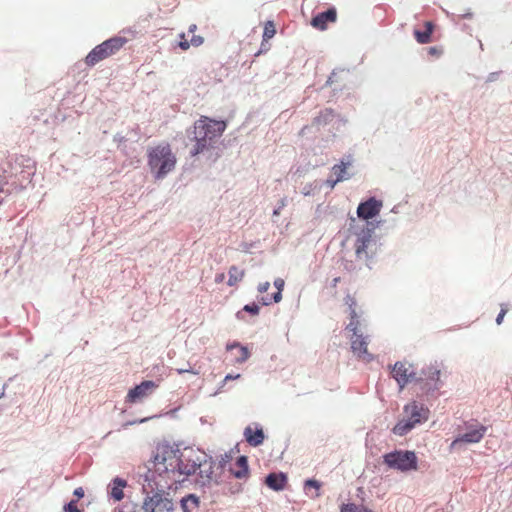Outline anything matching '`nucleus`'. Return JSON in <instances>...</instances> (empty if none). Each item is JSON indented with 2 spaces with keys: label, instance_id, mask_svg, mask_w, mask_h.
Masks as SVG:
<instances>
[{
  "label": "nucleus",
  "instance_id": "obj_32",
  "mask_svg": "<svg viewBox=\"0 0 512 512\" xmlns=\"http://www.w3.org/2000/svg\"><path fill=\"white\" fill-rule=\"evenodd\" d=\"M242 311L248 312L251 315L256 316L259 314L260 307L255 303L247 304L243 307Z\"/></svg>",
  "mask_w": 512,
  "mask_h": 512
},
{
  "label": "nucleus",
  "instance_id": "obj_8",
  "mask_svg": "<svg viewBox=\"0 0 512 512\" xmlns=\"http://www.w3.org/2000/svg\"><path fill=\"white\" fill-rule=\"evenodd\" d=\"M352 333L350 337L352 352L363 360H371L372 356L368 353V336H364L360 329L356 331H350Z\"/></svg>",
  "mask_w": 512,
  "mask_h": 512
},
{
  "label": "nucleus",
  "instance_id": "obj_18",
  "mask_svg": "<svg viewBox=\"0 0 512 512\" xmlns=\"http://www.w3.org/2000/svg\"><path fill=\"white\" fill-rule=\"evenodd\" d=\"M265 484L274 491H281L287 484V476L284 473H270L265 479Z\"/></svg>",
  "mask_w": 512,
  "mask_h": 512
},
{
  "label": "nucleus",
  "instance_id": "obj_11",
  "mask_svg": "<svg viewBox=\"0 0 512 512\" xmlns=\"http://www.w3.org/2000/svg\"><path fill=\"white\" fill-rule=\"evenodd\" d=\"M392 374L401 388H403L408 382L415 379V373L412 365L402 362H397L394 365Z\"/></svg>",
  "mask_w": 512,
  "mask_h": 512
},
{
  "label": "nucleus",
  "instance_id": "obj_42",
  "mask_svg": "<svg viewBox=\"0 0 512 512\" xmlns=\"http://www.w3.org/2000/svg\"><path fill=\"white\" fill-rule=\"evenodd\" d=\"M429 53H430L431 55H437V54H438V50H437V48H435V47H430V48H429Z\"/></svg>",
  "mask_w": 512,
  "mask_h": 512
},
{
  "label": "nucleus",
  "instance_id": "obj_30",
  "mask_svg": "<svg viewBox=\"0 0 512 512\" xmlns=\"http://www.w3.org/2000/svg\"><path fill=\"white\" fill-rule=\"evenodd\" d=\"M276 34V28L273 21H267L264 24V31H263V42H267L271 38L274 37Z\"/></svg>",
  "mask_w": 512,
  "mask_h": 512
},
{
  "label": "nucleus",
  "instance_id": "obj_27",
  "mask_svg": "<svg viewBox=\"0 0 512 512\" xmlns=\"http://www.w3.org/2000/svg\"><path fill=\"white\" fill-rule=\"evenodd\" d=\"M229 279L227 284L229 286H235L238 282H240L245 275V271L242 269H239L237 266H231L228 271Z\"/></svg>",
  "mask_w": 512,
  "mask_h": 512
},
{
  "label": "nucleus",
  "instance_id": "obj_29",
  "mask_svg": "<svg viewBox=\"0 0 512 512\" xmlns=\"http://www.w3.org/2000/svg\"><path fill=\"white\" fill-rule=\"evenodd\" d=\"M349 318L350 321L348 325L346 326V330L348 331H356L357 329H360L361 322L359 320V314L357 310H349Z\"/></svg>",
  "mask_w": 512,
  "mask_h": 512
},
{
  "label": "nucleus",
  "instance_id": "obj_7",
  "mask_svg": "<svg viewBox=\"0 0 512 512\" xmlns=\"http://www.w3.org/2000/svg\"><path fill=\"white\" fill-rule=\"evenodd\" d=\"M441 369L437 365H430L424 368L417 381L421 384V389L429 393L438 390L442 386Z\"/></svg>",
  "mask_w": 512,
  "mask_h": 512
},
{
  "label": "nucleus",
  "instance_id": "obj_15",
  "mask_svg": "<svg viewBox=\"0 0 512 512\" xmlns=\"http://www.w3.org/2000/svg\"><path fill=\"white\" fill-rule=\"evenodd\" d=\"M381 207L382 203L372 197L358 206L357 214L360 218L368 220L376 216L380 212Z\"/></svg>",
  "mask_w": 512,
  "mask_h": 512
},
{
  "label": "nucleus",
  "instance_id": "obj_9",
  "mask_svg": "<svg viewBox=\"0 0 512 512\" xmlns=\"http://www.w3.org/2000/svg\"><path fill=\"white\" fill-rule=\"evenodd\" d=\"M353 158L351 156H347L346 159L342 160L340 164H336L332 167L331 176L327 179V184L329 188H334L337 182L343 181L349 177L347 169L352 166Z\"/></svg>",
  "mask_w": 512,
  "mask_h": 512
},
{
  "label": "nucleus",
  "instance_id": "obj_25",
  "mask_svg": "<svg viewBox=\"0 0 512 512\" xmlns=\"http://www.w3.org/2000/svg\"><path fill=\"white\" fill-rule=\"evenodd\" d=\"M127 485V482L121 478H115L112 482L110 495L116 501H120L124 498L123 488Z\"/></svg>",
  "mask_w": 512,
  "mask_h": 512
},
{
  "label": "nucleus",
  "instance_id": "obj_19",
  "mask_svg": "<svg viewBox=\"0 0 512 512\" xmlns=\"http://www.w3.org/2000/svg\"><path fill=\"white\" fill-rule=\"evenodd\" d=\"M285 282L282 278H277L274 281V286L277 289V292L266 296L261 297V303L265 306L270 305L271 303H279L282 299V291L284 289Z\"/></svg>",
  "mask_w": 512,
  "mask_h": 512
},
{
  "label": "nucleus",
  "instance_id": "obj_13",
  "mask_svg": "<svg viewBox=\"0 0 512 512\" xmlns=\"http://www.w3.org/2000/svg\"><path fill=\"white\" fill-rule=\"evenodd\" d=\"M373 242L370 230L362 231L358 234L355 242V253L359 259L369 258V247Z\"/></svg>",
  "mask_w": 512,
  "mask_h": 512
},
{
  "label": "nucleus",
  "instance_id": "obj_31",
  "mask_svg": "<svg viewBox=\"0 0 512 512\" xmlns=\"http://www.w3.org/2000/svg\"><path fill=\"white\" fill-rule=\"evenodd\" d=\"M341 512H374L367 507L356 505L354 503L344 504L341 507Z\"/></svg>",
  "mask_w": 512,
  "mask_h": 512
},
{
  "label": "nucleus",
  "instance_id": "obj_37",
  "mask_svg": "<svg viewBox=\"0 0 512 512\" xmlns=\"http://www.w3.org/2000/svg\"><path fill=\"white\" fill-rule=\"evenodd\" d=\"M191 45L197 47L203 43V38L201 36H193L190 40Z\"/></svg>",
  "mask_w": 512,
  "mask_h": 512
},
{
  "label": "nucleus",
  "instance_id": "obj_23",
  "mask_svg": "<svg viewBox=\"0 0 512 512\" xmlns=\"http://www.w3.org/2000/svg\"><path fill=\"white\" fill-rule=\"evenodd\" d=\"M434 30V25L431 21L425 22V31L421 32L419 30L414 31L415 39L420 44H427L431 42V35Z\"/></svg>",
  "mask_w": 512,
  "mask_h": 512
},
{
  "label": "nucleus",
  "instance_id": "obj_28",
  "mask_svg": "<svg viewBox=\"0 0 512 512\" xmlns=\"http://www.w3.org/2000/svg\"><path fill=\"white\" fill-rule=\"evenodd\" d=\"M157 497H155V494L153 496H147L144 499V502L142 505L137 504V512H156L157 507Z\"/></svg>",
  "mask_w": 512,
  "mask_h": 512
},
{
  "label": "nucleus",
  "instance_id": "obj_46",
  "mask_svg": "<svg viewBox=\"0 0 512 512\" xmlns=\"http://www.w3.org/2000/svg\"><path fill=\"white\" fill-rule=\"evenodd\" d=\"M306 129H308V126H304V127L301 129L300 134H302V135H303Z\"/></svg>",
  "mask_w": 512,
  "mask_h": 512
},
{
  "label": "nucleus",
  "instance_id": "obj_20",
  "mask_svg": "<svg viewBox=\"0 0 512 512\" xmlns=\"http://www.w3.org/2000/svg\"><path fill=\"white\" fill-rule=\"evenodd\" d=\"M231 473L238 479H243L248 476L249 468L246 456H240L231 468Z\"/></svg>",
  "mask_w": 512,
  "mask_h": 512
},
{
  "label": "nucleus",
  "instance_id": "obj_44",
  "mask_svg": "<svg viewBox=\"0 0 512 512\" xmlns=\"http://www.w3.org/2000/svg\"><path fill=\"white\" fill-rule=\"evenodd\" d=\"M196 25L195 24H192L190 27H189V32H194L196 30Z\"/></svg>",
  "mask_w": 512,
  "mask_h": 512
},
{
  "label": "nucleus",
  "instance_id": "obj_38",
  "mask_svg": "<svg viewBox=\"0 0 512 512\" xmlns=\"http://www.w3.org/2000/svg\"><path fill=\"white\" fill-rule=\"evenodd\" d=\"M506 313H507V309L502 308V309H501V311H500V313L498 314V316H497V318H496V323H497L498 325H500V324L502 323V321H503L504 316L506 315Z\"/></svg>",
  "mask_w": 512,
  "mask_h": 512
},
{
  "label": "nucleus",
  "instance_id": "obj_26",
  "mask_svg": "<svg viewBox=\"0 0 512 512\" xmlns=\"http://www.w3.org/2000/svg\"><path fill=\"white\" fill-rule=\"evenodd\" d=\"M199 507V498L189 494L181 500V509L183 512H193Z\"/></svg>",
  "mask_w": 512,
  "mask_h": 512
},
{
  "label": "nucleus",
  "instance_id": "obj_5",
  "mask_svg": "<svg viewBox=\"0 0 512 512\" xmlns=\"http://www.w3.org/2000/svg\"><path fill=\"white\" fill-rule=\"evenodd\" d=\"M128 39L121 36L111 37L101 44L94 47L86 56L85 63L93 67L102 60L116 54L126 43Z\"/></svg>",
  "mask_w": 512,
  "mask_h": 512
},
{
  "label": "nucleus",
  "instance_id": "obj_45",
  "mask_svg": "<svg viewBox=\"0 0 512 512\" xmlns=\"http://www.w3.org/2000/svg\"><path fill=\"white\" fill-rule=\"evenodd\" d=\"M236 316L238 319H244L242 311L237 312Z\"/></svg>",
  "mask_w": 512,
  "mask_h": 512
},
{
  "label": "nucleus",
  "instance_id": "obj_14",
  "mask_svg": "<svg viewBox=\"0 0 512 512\" xmlns=\"http://www.w3.org/2000/svg\"><path fill=\"white\" fill-rule=\"evenodd\" d=\"M337 20V10L332 7L327 11L318 13L311 20V25L315 29L325 30L329 23H335Z\"/></svg>",
  "mask_w": 512,
  "mask_h": 512
},
{
  "label": "nucleus",
  "instance_id": "obj_36",
  "mask_svg": "<svg viewBox=\"0 0 512 512\" xmlns=\"http://www.w3.org/2000/svg\"><path fill=\"white\" fill-rule=\"evenodd\" d=\"M269 287H270V283H269V282H264V283H260V284L258 285V288H257V289H258V292H259L260 294H263V293H265V292H267V291H268Z\"/></svg>",
  "mask_w": 512,
  "mask_h": 512
},
{
  "label": "nucleus",
  "instance_id": "obj_40",
  "mask_svg": "<svg viewBox=\"0 0 512 512\" xmlns=\"http://www.w3.org/2000/svg\"><path fill=\"white\" fill-rule=\"evenodd\" d=\"M225 279V274L224 273H219L215 276V282L216 283H221L223 280Z\"/></svg>",
  "mask_w": 512,
  "mask_h": 512
},
{
  "label": "nucleus",
  "instance_id": "obj_41",
  "mask_svg": "<svg viewBox=\"0 0 512 512\" xmlns=\"http://www.w3.org/2000/svg\"><path fill=\"white\" fill-rule=\"evenodd\" d=\"M179 374H182V373H194V371L192 369H186V368H183V369H178L177 370Z\"/></svg>",
  "mask_w": 512,
  "mask_h": 512
},
{
  "label": "nucleus",
  "instance_id": "obj_43",
  "mask_svg": "<svg viewBox=\"0 0 512 512\" xmlns=\"http://www.w3.org/2000/svg\"><path fill=\"white\" fill-rule=\"evenodd\" d=\"M239 377H240V375H239V374H238V375H236V376H232V375H230V374H229V375H227V376L225 377V381L232 380V379H236V378H239Z\"/></svg>",
  "mask_w": 512,
  "mask_h": 512
},
{
  "label": "nucleus",
  "instance_id": "obj_4",
  "mask_svg": "<svg viewBox=\"0 0 512 512\" xmlns=\"http://www.w3.org/2000/svg\"><path fill=\"white\" fill-rule=\"evenodd\" d=\"M403 412L405 418L393 428V433L399 436L407 434L417 424L427 421L430 413L427 407L415 401L405 405Z\"/></svg>",
  "mask_w": 512,
  "mask_h": 512
},
{
  "label": "nucleus",
  "instance_id": "obj_6",
  "mask_svg": "<svg viewBox=\"0 0 512 512\" xmlns=\"http://www.w3.org/2000/svg\"><path fill=\"white\" fill-rule=\"evenodd\" d=\"M384 463L392 469L402 472L417 469V457L413 451H394L383 456Z\"/></svg>",
  "mask_w": 512,
  "mask_h": 512
},
{
  "label": "nucleus",
  "instance_id": "obj_17",
  "mask_svg": "<svg viewBox=\"0 0 512 512\" xmlns=\"http://www.w3.org/2000/svg\"><path fill=\"white\" fill-rule=\"evenodd\" d=\"M244 437L250 446L257 447L261 445L265 439V435L262 428H253L247 426L244 430Z\"/></svg>",
  "mask_w": 512,
  "mask_h": 512
},
{
  "label": "nucleus",
  "instance_id": "obj_22",
  "mask_svg": "<svg viewBox=\"0 0 512 512\" xmlns=\"http://www.w3.org/2000/svg\"><path fill=\"white\" fill-rule=\"evenodd\" d=\"M155 497H157L156 512H172L174 510V503L167 495L155 493Z\"/></svg>",
  "mask_w": 512,
  "mask_h": 512
},
{
  "label": "nucleus",
  "instance_id": "obj_3",
  "mask_svg": "<svg viewBox=\"0 0 512 512\" xmlns=\"http://www.w3.org/2000/svg\"><path fill=\"white\" fill-rule=\"evenodd\" d=\"M147 161L151 173L160 179L175 168L176 156L168 143H162L149 149Z\"/></svg>",
  "mask_w": 512,
  "mask_h": 512
},
{
  "label": "nucleus",
  "instance_id": "obj_21",
  "mask_svg": "<svg viewBox=\"0 0 512 512\" xmlns=\"http://www.w3.org/2000/svg\"><path fill=\"white\" fill-rule=\"evenodd\" d=\"M321 487L322 483L315 479H308L304 482V492L311 499L321 496Z\"/></svg>",
  "mask_w": 512,
  "mask_h": 512
},
{
  "label": "nucleus",
  "instance_id": "obj_1",
  "mask_svg": "<svg viewBox=\"0 0 512 512\" xmlns=\"http://www.w3.org/2000/svg\"><path fill=\"white\" fill-rule=\"evenodd\" d=\"M199 457L192 451L178 455V450L169 446L157 449L153 461L152 478L161 488L170 487L173 483L181 481V475L190 476L200 467Z\"/></svg>",
  "mask_w": 512,
  "mask_h": 512
},
{
  "label": "nucleus",
  "instance_id": "obj_39",
  "mask_svg": "<svg viewBox=\"0 0 512 512\" xmlns=\"http://www.w3.org/2000/svg\"><path fill=\"white\" fill-rule=\"evenodd\" d=\"M73 494H74V496L77 497V499H80V498L84 497V490L82 487H78L74 490Z\"/></svg>",
  "mask_w": 512,
  "mask_h": 512
},
{
  "label": "nucleus",
  "instance_id": "obj_24",
  "mask_svg": "<svg viewBox=\"0 0 512 512\" xmlns=\"http://www.w3.org/2000/svg\"><path fill=\"white\" fill-rule=\"evenodd\" d=\"M334 116V111L332 109L326 108L313 119L312 125L316 127L327 125L333 120Z\"/></svg>",
  "mask_w": 512,
  "mask_h": 512
},
{
  "label": "nucleus",
  "instance_id": "obj_35",
  "mask_svg": "<svg viewBox=\"0 0 512 512\" xmlns=\"http://www.w3.org/2000/svg\"><path fill=\"white\" fill-rule=\"evenodd\" d=\"M181 38H182V40L179 42V47L182 50L189 49V47L191 45V42H189L187 39H185V35L184 34H181Z\"/></svg>",
  "mask_w": 512,
  "mask_h": 512
},
{
  "label": "nucleus",
  "instance_id": "obj_33",
  "mask_svg": "<svg viewBox=\"0 0 512 512\" xmlns=\"http://www.w3.org/2000/svg\"><path fill=\"white\" fill-rule=\"evenodd\" d=\"M344 301H345V304L348 306L349 310H356V308H357V301H356L355 297H353V296L348 294L344 298Z\"/></svg>",
  "mask_w": 512,
  "mask_h": 512
},
{
  "label": "nucleus",
  "instance_id": "obj_2",
  "mask_svg": "<svg viewBox=\"0 0 512 512\" xmlns=\"http://www.w3.org/2000/svg\"><path fill=\"white\" fill-rule=\"evenodd\" d=\"M226 129V122L210 119L207 116H201L193 126L190 138L194 142L190 149L191 156H196L209 150L214 146L217 140L222 136Z\"/></svg>",
  "mask_w": 512,
  "mask_h": 512
},
{
  "label": "nucleus",
  "instance_id": "obj_10",
  "mask_svg": "<svg viewBox=\"0 0 512 512\" xmlns=\"http://www.w3.org/2000/svg\"><path fill=\"white\" fill-rule=\"evenodd\" d=\"M157 387L158 385L151 380L143 381L139 385L135 386L133 389L129 390L126 400L127 402L130 403L140 401L143 398L147 397L149 394H151L152 391Z\"/></svg>",
  "mask_w": 512,
  "mask_h": 512
},
{
  "label": "nucleus",
  "instance_id": "obj_16",
  "mask_svg": "<svg viewBox=\"0 0 512 512\" xmlns=\"http://www.w3.org/2000/svg\"><path fill=\"white\" fill-rule=\"evenodd\" d=\"M226 349L232 352V361L234 363H243L250 357L249 349L238 342L227 344Z\"/></svg>",
  "mask_w": 512,
  "mask_h": 512
},
{
  "label": "nucleus",
  "instance_id": "obj_12",
  "mask_svg": "<svg viewBox=\"0 0 512 512\" xmlns=\"http://www.w3.org/2000/svg\"><path fill=\"white\" fill-rule=\"evenodd\" d=\"M486 431L487 428L483 425H480L477 428L458 436L455 440H453L450 448L454 449L461 443H478L482 440Z\"/></svg>",
  "mask_w": 512,
  "mask_h": 512
},
{
  "label": "nucleus",
  "instance_id": "obj_34",
  "mask_svg": "<svg viewBox=\"0 0 512 512\" xmlns=\"http://www.w3.org/2000/svg\"><path fill=\"white\" fill-rule=\"evenodd\" d=\"M65 512H81L76 504L75 500L70 501L67 505L64 507Z\"/></svg>",
  "mask_w": 512,
  "mask_h": 512
}]
</instances>
